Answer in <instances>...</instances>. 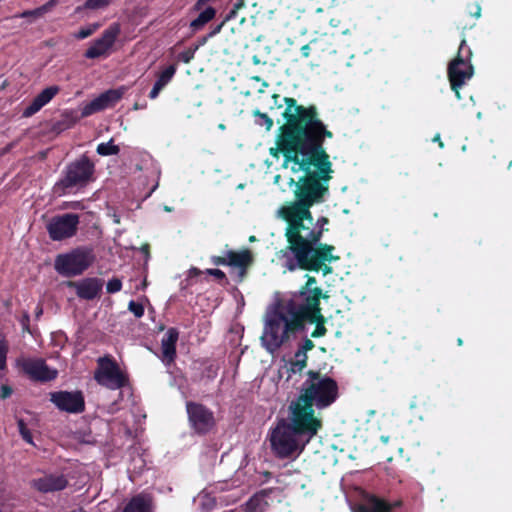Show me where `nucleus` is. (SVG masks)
<instances>
[{
    "label": "nucleus",
    "instance_id": "19",
    "mask_svg": "<svg viewBox=\"0 0 512 512\" xmlns=\"http://www.w3.org/2000/svg\"><path fill=\"white\" fill-rule=\"evenodd\" d=\"M67 285L76 289L79 298L92 300L101 292L103 282L99 278H85L79 282L69 281Z\"/></svg>",
    "mask_w": 512,
    "mask_h": 512
},
{
    "label": "nucleus",
    "instance_id": "58",
    "mask_svg": "<svg viewBox=\"0 0 512 512\" xmlns=\"http://www.w3.org/2000/svg\"><path fill=\"white\" fill-rule=\"evenodd\" d=\"M251 80L252 81H255V82H262L264 81L260 76L256 75V76H252L251 77Z\"/></svg>",
    "mask_w": 512,
    "mask_h": 512
},
{
    "label": "nucleus",
    "instance_id": "23",
    "mask_svg": "<svg viewBox=\"0 0 512 512\" xmlns=\"http://www.w3.org/2000/svg\"><path fill=\"white\" fill-rule=\"evenodd\" d=\"M122 512H153V497L141 492L126 503Z\"/></svg>",
    "mask_w": 512,
    "mask_h": 512
},
{
    "label": "nucleus",
    "instance_id": "46",
    "mask_svg": "<svg viewBox=\"0 0 512 512\" xmlns=\"http://www.w3.org/2000/svg\"><path fill=\"white\" fill-rule=\"evenodd\" d=\"M13 393V390L10 386L8 385H2L1 386V389H0V397L2 399H6L8 397H10Z\"/></svg>",
    "mask_w": 512,
    "mask_h": 512
},
{
    "label": "nucleus",
    "instance_id": "4",
    "mask_svg": "<svg viewBox=\"0 0 512 512\" xmlns=\"http://www.w3.org/2000/svg\"><path fill=\"white\" fill-rule=\"evenodd\" d=\"M272 98L274 100V106L270 107L271 110L274 109L275 107L278 109L282 108L283 105H285V109L282 113V117L285 120V123H283L279 127V132L276 137V147L270 148V154L272 156H277V153H281L283 155L282 151L279 149V143L287 125H303V123H307V121L310 120V122L314 124L322 125L327 132H332L331 130L328 129L327 125L320 118V114L316 105L311 104L308 106H304L298 104L297 100L293 97H284L282 98V101L279 102L280 95L276 93L272 95Z\"/></svg>",
    "mask_w": 512,
    "mask_h": 512
},
{
    "label": "nucleus",
    "instance_id": "32",
    "mask_svg": "<svg viewBox=\"0 0 512 512\" xmlns=\"http://www.w3.org/2000/svg\"><path fill=\"white\" fill-rule=\"evenodd\" d=\"M175 73H176V66L169 65L166 69H164L159 74L157 81H159L161 84L166 86L171 81V79L173 78Z\"/></svg>",
    "mask_w": 512,
    "mask_h": 512
},
{
    "label": "nucleus",
    "instance_id": "16",
    "mask_svg": "<svg viewBox=\"0 0 512 512\" xmlns=\"http://www.w3.org/2000/svg\"><path fill=\"white\" fill-rule=\"evenodd\" d=\"M21 370L33 381L49 382L57 377V370L51 369L42 358L23 359L20 362Z\"/></svg>",
    "mask_w": 512,
    "mask_h": 512
},
{
    "label": "nucleus",
    "instance_id": "61",
    "mask_svg": "<svg viewBox=\"0 0 512 512\" xmlns=\"http://www.w3.org/2000/svg\"><path fill=\"white\" fill-rule=\"evenodd\" d=\"M457 344H458L459 346H461V345L463 344V340H462L461 338H458V340H457Z\"/></svg>",
    "mask_w": 512,
    "mask_h": 512
},
{
    "label": "nucleus",
    "instance_id": "22",
    "mask_svg": "<svg viewBox=\"0 0 512 512\" xmlns=\"http://www.w3.org/2000/svg\"><path fill=\"white\" fill-rule=\"evenodd\" d=\"M178 339L179 331L176 328L171 327L167 330L161 340L162 361L166 365H170L175 361L177 355L176 344Z\"/></svg>",
    "mask_w": 512,
    "mask_h": 512
},
{
    "label": "nucleus",
    "instance_id": "14",
    "mask_svg": "<svg viewBox=\"0 0 512 512\" xmlns=\"http://www.w3.org/2000/svg\"><path fill=\"white\" fill-rule=\"evenodd\" d=\"M120 33V24L112 23L107 29L103 31L99 38L92 42L90 47L85 51V58L97 59L101 57H108Z\"/></svg>",
    "mask_w": 512,
    "mask_h": 512
},
{
    "label": "nucleus",
    "instance_id": "21",
    "mask_svg": "<svg viewBox=\"0 0 512 512\" xmlns=\"http://www.w3.org/2000/svg\"><path fill=\"white\" fill-rule=\"evenodd\" d=\"M401 504V501L390 503L374 494H369L366 497V502L358 505L356 512H392L395 508L400 507Z\"/></svg>",
    "mask_w": 512,
    "mask_h": 512
},
{
    "label": "nucleus",
    "instance_id": "48",
    "mask_svg": "<svg viewBox=\"0 0 512 512\" xmlns=\"http://www.w3.org/2000/svg\"><path fill=\"white\" fill-rule=\"evenodd\" d=\"M213 277L219 282L226 280V274L220 269H215L213 272Z\"/></svg>",
    "mask_w": 512,
    "mask_h": 512
},
{
    "label": "nucleus",
    "instance_id": "10",
    "mask_svg": "<svg viewBox=\"0 0 512 512\" xmlns=\"http://www.w3.org/2000/svg\"><path fill=\"white\" fill-rule=\"evenodd\" d=\"M466 46L465 38L462 39L457 56L449 63L447 75L450 82L451 90L455 93L457 99H461L460 90L474 75V67L470 62L472 55L468 48L467 56L463 55Z\"/></svg>",
    "mask_w": 512,
    "mask_h": 512
},
{
    "label": "nucleus",
    "instance_id": "25",
    "mask_svg": "<svg viewBox=\"0 0 512 512\" xmlns=\"http://www.w3.org/2000/svg\"><path fill=\"white\" fill-rule=\"evenodd\" d=\"M268 495L267 491L262 490L254 494L245 504L244 512H263L267 502L264 498Z\"/></svg>",
    "mask_w": 512,
    "mask_h": 512
},
{
    "label": "nucleus",
    "instance_id": "3",
    "mask_svg": "<svg viewBox=\"0 0 512 512\" xmlns=\"http://www.w3.org/2000/svg\"><path fill=\"white\" fill-rule=\"evenodd\" d=\"M287 412V418L278 422L270 437L272 451L280 459L300 454L320 430L294 411L287 409Z\"/></svg>",
    "mask_w": 512,
    "mask_h": 512
},
{
    "label": "nucleus",
    "instance_id": "37",
    "mask_svg": "<svg viewBox=\"0 0 512 512\" xmlns=\"http://www.w3.org/2000/svg\"><path fill=\"white\" fill-rule=\"evenodd\" d=\"M128 309L134 314L136 318H141L144 315V306L134 300L129 302Z\"/></svg>",
    "mask_w": 512,
    "mask_h": 512
},
{
    "label": "nucleus",
    "instance_id": "24",
    "mask_svg": "<svg viewBox=\"0 0 512 512\" xmlns=\"http://www.w3.org/2000/svg\"><path fill=\"white\" fill-rule=\"evenodd\" d=\"M216 16V9L212 6L206 7L200 14L190 22L189 28L192 33H196L204 28L206 24L212 21Z\"/></svg>",
    "mask_w": 512,
    "mask_h": 512
},
{
    "label": "nucleus",
    "instance_id": "5",
    "mask_svg": "<svg viewBox=\"0 0 512 512\" xmlns=\"http://www.w3.org/2000/svg\"><path fill=\"white\" fill-rule=\"evenodd\" d=\"M291 321L292 316L286 311V307L284 311H276L267 319L261 341L268 352H276L289 341L291 335L305 331L302 327H289Z\"/></svg>",
    "mask_w": 512,
    "mask_h": 512
},
{
    "label": "nucleus",
    "instance_id": "63",
    "mask_svg": "<svg viewBox=\"0 0 512 512\" xmlns=\"http://www.w3.org/2000/svg\"><path fill=\"white\" fill-rule=\"evenodd\" d=\"M254 240H255V236H251V237L249 238V241H251V242H252V241H254Z\"/></svg>",
    "mask_w": 512,
    "mask_h": 512
},
{
    "label": "nucleus",
    "instance_id": "36",
    "mask_svg": "<svg viewBox=\"0 0 512 512\" xmlns=\"http://www.w3.org/2000/svg\"><path fill=\"white\" fill-rule=\"evenodd\" d=\"M199 49V45H195L194 47H190L183 52H181L178 56L179 60L183 63H190L194 58L195 52Z\"/></svg>",
    "mask_w": 512,
    "mask_h": 512
},
{
    "label": "nucleus",
    "instance_id": "8",
    "mask_svg": "<svg viewBox=\"0 0 512 512\" xmlns=\"http://www.w3.org/2000/svg\"><path fill=\"white\" fill-rule=\"evenodd\" d=\"M95 261L91 247H77L68 253L59 254L55 258V270L64 277H74L83 274Z\"/></svg>",
    "mask_w": 512,
    "mask_h": 512
},
{
    "label": "nucleus",
    "instance_id": "51",
    "mask_svg": "<svg viewBox=\"0 0 512 512\" xmlns=\"http://www.w3.org/2000/svg\"><path fill=\"white\" fill-rule=\"evenodd\" d=\"M330 12H332V10ZM325 20H327L329 22L330 26H332V27H337L340 22L339 20L331 17V13L327 14V17Z\"/></svg>",
    "mask_w": 512,
    "mask_h": 512
},
{
    "label": "nucleus",
    "instance_id": "34",
    "mask_svg": "<svg viewBox=\"0 0 512 512\" xmlns=\"http://www.w3.org/2000/svg\"><path fill=\"white\" fill-rule=\"evenodd\" d=\"M9 350L8 342L3 337L0 339V370L6 368L7 353Z\"/></svg>",
    "mask_w": 512,
    "mask_h": 512
},
{
    "label": "nucleus",
    "instance_id": "30",
    "mask_svg": "<svg viewBox=\"0 0 512 512\" xmlns=\"http://www.w3.org/2000/svg\"><path fill=\"white\" fill-rule=\"evenodd\" d=\"M96 151L101 156L117 155L120 152L119 146L114 144L113 139L98 144Z\"/></svg>",
    "mask_w": 512,
    "mask_h": 512
},
{
    "label": "nucleus",
    "instance_id": "53",
    "mask_svg": "<svg viewBox=\"0 0 512 512\" xmlns=\"http://www.w3.org/2000/svg\"><path fill=\"white\" fill-rule=\"evenodd\" d=\"M42 315H43V306H42L41 303H38V305L35 308V318H36V320H39Z\"/></svg>",
    "mask_w": 512,
    "mask_h": 512
},
{
    "label": "nucleus",
    "instance_id": "38",
    "mask_svg": "<svg viewBox=\"0 0 512 512\" xmlns=\"http://www.w3.org/2000/svg\"><path fill=\"white\" fill-rule=\"evenodd\" d=\"M306 366H307L306 363H303L302 361L298 362L293 359H290V361L288 362L287 370L291 374H297V373H301L303 371V369L306 368Z\"/></svg>",
    "mask_w": 512,
    "mask_h": 512
},
{
    "label": "nucleus",
    "instance_id": "2",
    "mask_svg": "<svg viewBox=\"0 0 512 512\" xmlns=\"http://www.w3.org/2000/svg\"><path fill=\"white\" fill-rule=\"evenodd\" d=\"M338 396L339 387L336 380L320 371L309 370L298 395L289 403L288 409L322 429L323 422L321 417L316 415V410L330 407Z\"/></svg>",
    "mask_w": 512,
    "mask_h": 512
},
{
    "label": "nucleus",
    "instance_id": "18",
    "mask_svg": "<svg viewBox=\"0 0 512 512\" xmlns=\"http://www.w3.org/2000/svg\"><path fill=\"white\" fill-rule=\"evenodd\" d=\"M69 482L63 474H45L42 477L35 478L30 482L33 489L40 493H54L64 490Z\"/></svg>",
    "mask_w": 512,
    "mask_h": 512
},
{
    "label": "nucleus",
    "instance_id": "20",
    "mask_svg": "<svg viewBox=\"0 0 512 512\" xmlns=\"http://www.w3.org/2000/svg\"><path fill=\"white\" fill-rule=\"evenodd\" d=\"M60 91V87L52 85L43 89L23 110V117H31L47 105Z\"/></svg>",
    "mask_w": 512,
    "mask_h": 512
},
{
    "label": "nucleus",
    "instance_id": "29",
    "mask_svg": "<svg viewBox=\"0 0 512 512\" xmlns=\"http://www.w3.org/2000/svg\"><path fill=\"white\" fill-rule=\"evenodd\" d=\"M253 116L255 118L254 122L256 125L260 127H265L266 131H270L272 129L274 122L273 119L268 114L256 109L253 111Z\"/></svg>",
    "mask_w": 512,
    "mask_h": 512
},
{
    "label": "nucleus",
    "instance_id": "52",
    "mask_svg": "<svg viewBox=\"0 0 512 512\" xmlns=\"http://www.w3.org/2000/svg\"><path fill=\"white\" fill-rule=\"evenodd\" d=\"M310 51H311L310 44H306L301 47V54L305 58L310 56Z\"/></svg>",
    "mask_w": 512,
    "mask_h": 512
},
{
    "label": "nucleus",
    "instance_id": "6",
    "mask_svg": "<svg viewBox=\"0 0 512 512\" xmlns=\"http://www.w3.org/2000/svg\"><path fill=\"white\" fill-rule=\"evenodd\" d=\"M95 164L86 155L70 162L63 171V176L54 185L55 193L65 195L74 188H83L93 180Z\"/></svg>",
    "mask_w": 512,
    "mask_h": 512
},
{
    "label": "nucleus",
    "instance_id": "31",
    "mask_svg": "<svg viewBox=\"0 0 512 512\" xmlns=\"http://www.w3.org/2000/svg\"><path fill=\"white\" fill-rule=\"evenodd\" d=\"M100 27L99 23H91L87 25L86 27H81L78 32L75 34V37L77 39H85L92 34H94Z\"/></svg>",
    "mask_w": 512,
    "mask_h": 512
},
{
    "label": "nucleus",
    "instance_id": "1",
    "mask_svg": "<svg viewBox=\"0 0 512 512\" xmlns=\"http://www.w3.org/2000/svg\"><path fill=\"white\" fill-rule=\"evenodd\" d=\"M333 136V132L308 120L303 125H287L280 139L284 165L293 163L292 172H303L297 181L290 180V184L295 185L294 200L286 202L278 211L287 224V249L293 259L287 260L285 267L291 272L300 269L327 276L333 273L330 263L340 259L334 255L335 246L321 242L324 232L328 231L325 226L329 218L321 216L314 221L310 210L324 202L329 192L334 170L324 142Z\"/></svg>",
    "mask_w": 512,
    "mask_h": 512
},
{
    "label": "nucleus",
    "instance_id": "26",
    "mask_svg": "<svg viewBox=\"0 0 512 512\" xmlns=\"http://www.w3.org/2000/svg\"><path fill=\"white\" fill-rule=\"evenodd\" d=\"M59 0H49L45 4L40 7H37L33 10H25L18 15L20 18H41L45 14L51 12L53 8L58 4Z\"/></svg>",
    "mask_w": 512,
    "mask_h": 512
},
{
    "label": "nucleus",
    "instance_id": "47",
    "mask_svg": "<svg viewBox=\"0 0 512 512\" xmlns=\"http://www.w3.org/2000/svg\"><path fill=\"white\" fill-rule=\"evenodd\" d=\"M226 22L227 21H225V18H224L221 23H219L218 25L213 27L211 29V31L208 33V37L212 38V37L216 36L217 34H219Z\"/></svg>",
    "mask_w": 512,
    "mask_h": 512
},
{
    "label": "nucleus",
    "instance_id": "49",
    "mask_svg": "<svg viewBox=\"0 0 512 512\" xmlns=\"http://www.w3.org/2000/svg\"><path fill=\"white\" fill-rule=\"evenodd\" d=\"M211 0H197L193 6L194 11H200Z\"/></svg>",
    "mask_w": 512,
    "mask_h": 512
},
{
    "label": "nucleus",
    "instance_id": "54",
    "mask_svg": "<svg viewBox=\"0 0 512 512\" xmlns=\"http://www.w3.org/2000/svg\"><path fill=\"white\" fill-rule=\"evenodd\" d=\"M160 91H158L154 86L153 88L151 89L150 93H149V98L150 99H156L159 95Z\"/></svg>",
    "mask_w": 512,
    "mask_h": 512
},
{
    "label": "nucleus",
    "instance_id": "28",
    "mask_svg": "<svg viewBox=\"0 0 512 512\" xmlns=\"http://www.w3.org/2000/svg\"><path fill=\"white\" fill-rule=\"evenodd\" d=\"M308 8L315 11L316 14H329L337 5L338 0H307Z\"/></svg>",
    "mask_w": 512,
    "mask_h": 512
},
{
    "label": "nucleus",
    "instance_id": "40",
    "mask_svg": "<svg viewBox=\"0 0 512 512\" xmlns=\"http://www.w3.org/2000/svg\"><path fill=\"white\" fill-rule=\"evenodd\" d=\"M19 321H20L23 333L33 334L32 330L30 328V315L27 311L23 312Z\"/></svg>",
    "mask_w": 512,
    "mask_h": 512
},
{
    "label": "nucleus",
    "instance_id": "27",
    "mask_svg": "<svg viewBox=\"0 0 512 512\" xmlns=\"http://www.w3.org/2000/svg\"><path fill=\"white\" fill-rule=\"evenodd\" d=\"M306 322L315 324V329L311 333L312 338H321L326 335V333H327V328L325 327L326 318L322 313L307 317Z\"/></svg>",
    "mask_w": 512,
    "mask_h": 512
},
{
    "label": "nucleus",
    "instance_id": "45",
    "mask_svg": "<svg viewBox=\"0 0 512 512\" xmlns=\"http://www.w3.org/2000/svg\"><path fill=\"white\" fill-rule=\"evenodd\" d=\"M314 347H315L314 342L309 338H305L303 343L301 345H299L298 348L307 353L308 351H311Z\"/></svg>",
    "mask_w": 512,
    "mask_h": 512
},
{
    "label": "nucleus",
    "instance_id": "56",
    "mask_svg": "<svg viewBox=\"0 0 512 512\" xmlns=\"http://www.w3.org/2000/svg\"><path fill=\"white\" fill-rule=\"evenodd\" d=\"M433 142H437L440 148L444 147V143L442 142L440 135L436 134L433 138Z\"/></svg>",
    "mask_w": 512,
    "mask_h": 512
},
{
    "label": "nucleus",
    "instance_id": "41",
    "mask_svg": "<svg viewBox=\"0 0 512 512\" xmlns=\"http://www.w3.org/2000/svg\"><path fill=\"white\" fill-rule=\"evenodd\" d=\"M122 288V282L118 278H113L108 281L106 285V289L108 293H116L119 292Z\"/></svg>",
    "mask_w": 512,
    "mask_h": 512
},
{
    "label": "nucleus",
    "instance_id": "9",
    "mask_svg": "<svg viewBox=\"0 0 512 512\" xmlns=\"http://www.w3.org/2000/svg\"><path fill=\"white\" fill-rule=\"evenodd\" d=\"M94 379L100 386L109 390H118L129 385L128 375L121 370L111 355H104L97 359Z\"/></svg>",
    "mask_w": 512,
    "mask_h": 512
},
{
    "label": "nucleus",
    "instance_id": "39",
    "mask_svg": "<svg viewBox=\"0 0 512 512\" xmlns=\"http://www.w3.org/2000/svg\"><path fill=\"white\" fill-rule=\"evenodd\" d=\"M244 6L245 0H237V2L233 4L232 9L225 16V21H230L236 18L238 11L242 9Z\"/></svg>",
    "mask_w": 512,
    "mask_h": 512
},
{
    "label": "nucleus",
    "instance_id": "62",
    "mask_svg": "<svg viewBox=\"0 0 512 512\" xmlns=\"http://www.w3.org/2000/svg\"><path fill=\"white\" fill-rule=\"evenodd\" d=\"M508 169H512V160L508 164Z\"/></svg>",
    "mask_w": 512,
    "mask_h": 512
},
{
    "label": "nucleus",
    "instance_id": "17",
    "mask_svg": "<svg viewBox=\"0 0 512 512\" xmlns=\"http://www.w3.org/2000/svg\"><path fill=\"white\" fill-rule=\"evenodd\" d=\"M123 94V89H110L101 93L98 97L83 106L80 118H86L109 107H113L122 99Z\"/></svg>",
    "mask_w": 512,
    "mask_h": 512
},
{
    "label": "nucleus",
    "instance_id": "64",
    "mask_svg": "<svg viewBox=\"0 0 512 512\" xmlns=\"http://www.w3.org/2000/svg\"><path fill=\"white\" fill-rule=\"evenodd\" d=\"M310 44L316 45V44H317V41H316V40H313V41H311V43H310Z\"/></svg>",
    "mask_w": 512,
    "mask_h": 512
},
{
    "label": "nucleus",
    "instance_id": "43",
    "mask_svg": "<svg viewBox=\"0 0 512 512\" xmlns=\"http://www.w3.org/2000/svg\"><path fill=\"white\" fill-rule=\"evenodd\" d=\"M305 277L306 282L303 286L300 287L299 290L308 291L314 289L316 287L315 285L317 284V279L309 274H306Z\"/></svg>",
    "mask_w": 512,
    "mask_h": 512
},
{
    "label": "nucleus",
    "instance_id": "33",
    "mask_svg": "<svg viewBox=\"0 0 512 512\" xmlns=\"http://www.w3.org/2000/svg\"><path fill=\"white\" fill-rule=\"evenodd\" d=\"M17 426L22 439L29 444H33L32 433L27 427L25 421L23 419H18Z\"/></svg>",
    "mask_w": 512,
    "mask_h": 512
},
{
    "label": "nucleus",
    "instance_id": "11",
    "mask_svg": "<svg viewBox=\"0 0 512 512\" xmlns=\"http://www.w3.org/2000/svg\"><path fill=\"white\" fill-rule=\"evenodd\" d=\"M254 261V254L249 248L229 249L222 256L212 255L210 257V262L215 266H229L232 271L237 270V282H242L246 278Z\"/></svg>",
    "mask_w": 512,
    "mask_h": 512
},
{
    "label": "nucleus",
    "instance_id": "7",
    "mask_svg": "<svg viewBox=\"0 0 512 512\" xmlns=\"http://www.w3.org/2000/svg\"><path fill=\"white\" fill-rule=\"evenodd\" d=\"M299 296L302 299L301 303L290 300L285 307L286 311L292 316L289 327H302L305 330L307 317L322 313L320 300L328 298V295L324 294L320 287H315L308 291L299 290Z\"/></svg>",
    "mask_w": 512,
    "mask_h": 512
},
{
    "label": "nucleus",
    "instance_id": "50",
    "mask_svg": "<svg viewBox=\"0 0 512 512\" xmlns=\"http://www.w3.org/2000/svg\"><path fill=\"white\" fill-rule=\"evenodd\" d=\"M203 273L199 268L197 267H191L188 271V276L190 278L198 277Z\"/></svg>",
    "mask_w": 512,
    "mask_h": 512
},
{
    "label": "nucleus",
    "instance_id": "35",
    "mask_svg": "<svg viewBox=\"0 0 512 512\" xmlns=\"http://www.w3.org/2000/svg\"><path fill=\"white\" fill-rule=\"evenodd\" d=\"M113 0H86L84 7L91 10L105 8L111 4Z\"/></svg>",
    "mask_w": 512,
    "mask_h": 512
},
{
    "label": "nucleus",
    "instance_id": "12",
    "mask_svg": "<svg viewBox=\"0 0 512 512\" xmlns=\"http://www.w3.org/2000/svg\"><path fill=\"white\" fill-rule=\"evenodd\" d=\"M186 413L190 429L199 436H205L216 427L214 412L202 403L187 401Z\"/></svg>",
    "mask_w": 512,
    "mask_h": 512
},
{
    "label": "nucleus",
    "instance_id": "59",
    "mask_svg": "<svg viewBox=\"0 0 512 512\" xmlns=\"http://www.w3.org/2000/svg\"><path fill=\"white\" fill-rule=\"evenodd\" d=\"M216 268H209V269H206L204 273L210 275V276H213V272L215 271Z\"/></svg>",
    "mask_w": 512,
    "mask_h": 512
},
{
    "label": "nucleus",
    "instance_id": "42",
    "mask_svg": "<svg viewBox=\"0 0 512 512\" xmlns=\"http://www.w3.org/2000/svg\"><path fill=\"white\" fill-rule=\"evenodd\" d=\"M467 12L470 16L479 18L481 16V6L477 2L470 3L467 5Z\"/></svg>",
    "mask_w": 512,
    "mask_h": 512
},
{
    "label": "nucleus",
    "instance_id": "55",
    "mask_svg": "<svg viewBox=\"0 0 512 512\" xmlns=\"http://www.w3.org/2000/svg\"><path fill=\"white\" fill-rule=\"evenodd\" d=\"M210 39V37H208V34L201 37L199 40H198V43L196 45H199V47L203 46L206 44V42Z\"/></svg>",
    "mask_w": 512,
    "mask_h": 512
},
{
    "label": "nucleus",
    "instance_id": "57",
    "mask_svg": "<svg viewBox=\"0 0 512 512\" xmlns=\"http://www.w3.org/2000/svg\"><path fill=\"white\" fill-rule=\"evenodd\" d=\"M154 87L161 92V90L165 87L163 84H161L159 81L156 80Z\"/></svg>",
    "mask_w": 512,
    "mask_h": 512
},
{
    "label": "nucleus",
    "instance_id": "13",
    "mask_svg": "<svg viewBox=\"0 0 512 512\" xmlns=\"http://www.w3.org/2000/svg\"><path fill=\"white\" fill-rule=\"evenodd\" d=\"M80 218L78 214L56 215L46 225L48 235L53 241H62L76 235Z\"/></svg>",
    "mask_w": 512,
    "mask_h": 512
},
{
    "label": "nucleus",
    "instance_id": "60",
    "mask_svg": "<svg viewBox=\"0 0 512 512\" xmlns=\"http://www.w3.org/2000/svg\"><path fill=\"white\" fill-rule=\"evenodd\" d=\"M269 86V83L267 81H262V88H266Z\"/></svg>",
    "mask_w": 512,
    "mask_h": 512
},
{
    "label": "nucleus",
    "instance_id": "15",
    "mask_svg": "<svg viewBox=\"0 0 512 512\" xmlns=\"http://www.w3.org/2000/svg\"><path fill=\"white\" fill-rule=\"evenodd\" d=\"M50 401L60 410L79 414L85 410V399L81 391H57L50 394Z\"/></svg>",
    "mask_w": 512,
    "mask_h": 512
},
{
    "label": "nucleus",
    "instance_id": "44",
    "mask_svg": "<svg viewBox=\"0 0 512 512\" xmlns=\"http://www.w3.org/2000/svg\"><path fill=\"white\" fill-rule=\"evenodd\" d=\"M292 359L298 362L302 361L303 363L307 364L308 356L306 352L298 348L294 353V357Z\"/></svg>",
    "mask_w": 512,
    "mask_h": 512
}]
</instances>
